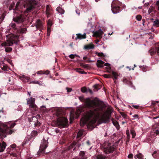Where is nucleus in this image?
<instances>
[{"mask_svg":"<svg viewBox=\"0 0 159 159\" xmlns=\"http://www.w3.org/2000/svg\"><path fill=\"white\" fill-rule=\"evenodd\" d=\"M40 116L39 115H36V118L37 119H38V118H40ZM35 118H36V117H32V119H33Z\"/></svg>","mask_w":159,"mask_h":159,"instance_id":"nucleus-49","label":"nucleus"},{"mask_svg":"<svg viewBox=\"0 0 159 159\" xmlns=\"http://www.w3.org/2000/svg\"><path fill=\"white\" fill-rule=\"evenodd\" d=\"M10 155L14 157H16L17 156L16 154L15 153H11Z\"/></svg>","mask_w":159,"mask_h":159,"instance_id":"nucleus-53","label":"nucleus"},{"mask_svg":"<svg viewBox=\"0 0 159 159\" xmlns=\"http://www.w3.org/2000/svg\"><path fill=\"white\" fill-rule=\"evenodd\" d=\"M74 118V117L73 116V115L72 114V113H71V114L70 115V120H71V119H73Z\"/></svg>","mask_w":159,"mask_h":159,"instance_id":"nucleus-61","label":"nucleus"},{"mask_svg":"<svg viewBox=\"0 0 159 159\" xmlns=\"http://www.w3.org/2000/svg\"><path fill=\"white\" fill-rule=\"evenodd\" d=\"M93 36H94L97 37H99V38H100V39H101L102 37V35L103 34V32L101 29H100L98 31H96L95 32L93 31Z\"/></svg>","mask_w":159,"mask_h":159,"instance_id":"nucleus-10","label":"nucleus"},{"mask_svg":"<svg viewBox=\"0 0 159 159\" xmlns=\"http://www.w3.org/2000/svg\"><path fill=\"white\" fill-rule=\"evenodd\" d=\"M112 122L114 125L116 127L117 129H119V125L118 122L116 121H113Z\"/></svg>","mask_w":159,"mask_h":159,"instance_id":"nucleus-30","label":"nucleus"},{"mask_svg":"<svg viewBox=\"0 0 159 159\" xmlns=\"http://www.w3.org/2000/svg\"><path fill=\"white\" fill-rule=\"evenodd\" d=\"M29 108H32L34 110L36 111L38 109V107L35 104V103H34L33 104L30 105H29Z\"/></svg>","mask_w":159,"mask_h":159,"instance_id":"nucleus-22","label":"nucleus"},{"mask_svg":"<svg viewBox=\"0 0 159 159\" xmlns=\"http://www.w3.org/2000/svg\"><path fill=\"white\" fill-rule=\"evenodd\" d=\"M36 26L37 30L42 31L43 29V23L39 19L36 22Z\"/></svg>","mask_w":159,"mask_h":159,"instance_id":"nucleus-9","label":"nucleus"},{"mask_svg":"<svg viewBox=\"0 0 159 159\" xmlns=\"http://www.w3.org/2000/svg\"><path fill=\"white\" fill-rule=\"evenodd\" d=\"M5 14L4 13H3L0 16V22H2L5 16Z\"/></svg>","mask_w":159,"mask_h":159,"instance_id":"nucleus-29","label":"nucleus"},{"mask_svg":"<svg viewBox=\"0 0 159 159\" xmlns=\"http://www.w3.org/2000/svg\"><path fill=\"white\" fill-rule=\"evenodd\" d=\"M77 36L76 38H75V39H85L86 38V34L84 33L83 34H76Z\"/></svg>","mask_w":159,"mask_h":159,"instance_id":"nucleus-13","label":"nucleus"},{"mask_svg":"<svg viewBox=\"0 0 159 159\" xmlns=\"http://www.w3.org/2000/svg\"><path fill=\"white\" fill-rule=\"evenodd\" d=\"M132 107L136 109H139V107L138 105H133Z\"/></svg>","mask_w":159,"mask_h":159,"instance_id":"nucleus-48","label":"nucleus"},{"mask_svg":"<svg viewBox=\"0 0 159 159\" xmlns=\"http://www.w3.org/2000/svg\"><path fill=\"white\" fill-rule=\"evenodd\" d=\"M81 91L83 93H85L86 91V88L85 87H83L81 89Z\"/></svg>","mask_w":159,"mask_h":159,"instance_id":"nucleus-41","label":"nucleus"},{"mask_svg":"<svg viewBox=\"0 0 159 159\" xmlns=\"http://www.w3.org/2000/svg\"><path fill=\"white\" fill-rule=\"evenodd\" d=\"M131 134L132 135V138H134L136 136V134L134 130H130Z\"/></svg>","mask_w":159,"mask_h":159,"instance_id":"nucleus-33","label":"nucleus"},{"mask_svg":"<svg viewBox=\"0 0 159 159\" xmlns=\"http://www.w3.org/2000/svg\"><path fill=\"white\" fill-rule=\"evenodd\" d=\"M6 146V144L4 142H3L2 143H0V152H3L5 149Z\"/></svg>","mask_w":159,"mask_h":159,"instance_id":"nucleus-18","label":"nucleus"},{"mask_svg":"<svg viewBox=\"0 0 159 159\" xmlns=\"http://www.w3.org/2000/svg\"><path fill=\"white\" fill-rule=\"evenodd\" d=\"M153 22V26H155L157 27L159 26V20L157 19Z\"/></svg>","mask_w":159,"mask_h":159,"instance_id":"nucleus-27","label":"nucleus"},{"mask_svg":"<svg viewBox=\"0 0 159 159\" xmlns=\"http://www.w3.org/2000/svg\"><path fill=\"white\" fill-rule=\"evenodd\" d=\"M83 59L87 62H90V61L89 60V58L87 57H84Z\"/></svg>","mask_w":159,"mask_h":159,"instance_id":"nucleus-40","label":"nucleus"},{"mask_svg":"<svg viewBox=\"0 0 159 159\" xmlns=\"http://www.w3.org/2000/svg\"><path fill=\"white\" fill-rule=\"evenodd\" d=\"M66 89L68 92H70L71 91L72 89L70 88H67Z\"/></svg>","mask_w":159,"mask_h":159,"instance_id":"nucleus-55","label":"nucleus"},{"mask_svg":"<svg viewBox=\"0 0 159 159\" xmlns=\"http://www.w3.org/2000/svg\"><path fill=\"white\" fill-rule=\"evenodd\" d=\"M31 92H28V95L30 97H31Z\"/></svg>","mask_w":159,"mask_h":159,"instance_id":"nucleus-63","label":"nucleus"},{"mask_svg":"<svg viewBox=\"0 0 159 159\" xmlns=\"http://www.w3.org/2000/svg\"><path fill=\"white\" fill-rule=\"evenodd\" d=\"M155 133L157 134H159V130H156Z\"/></svg>","mask_w":159,"mask_h":159,"instance_id":"nucleus-59","label":"nucleus"},{"mask_svg":"<svg viewBox=\"0 0 159 159\" xmlns=\"http://www.w3.org/2000/svg\"><path fill=\"white\" fill-rule=\"evenodd\" d=\"M15 5V3L14 2H13L12 3H11L9 7V10H11V9H13V8L14 7Z\"/></svg>","mask_w":159,"mask_h":159,"instance_id":"nucleus-39","label":"nucleus"},{"mask_svg":"<svg viewBox=\"0 0 159 159\" xmlns=\"http://www.w3.org/2000/svg\"><path fill=\"white\" fill-rule=\"evenodd\" d=\"M16 125V123L12 121L2 124L1 126L5 129H3L0 127V136L2 138H5L7 135H11L14 132V130L11 129L13 128Z\"/></svg>","mask_w":159,"mask_h":159,"instance_id":"nucleus-3","label":"nucleus"},{"mask_svg":"<svg viewBox=\"0 0 159 159\" xmlns=\"http://www.w3.org/2000/svg\"><path fill=\"white\" fill-rule=\"evenodd\" d=\"M102 102L95 100H91L89 98L86 99L84 102L85 107L95 109L90 110L85 112L84 117L80 120V125L83 126L85 124H87L88 127L90 126L94 128L93 125L97 120V117L99 116L98 111L102 110Z\"/></svg>","mask_w":159,"mask_h":159,"instance_id":"nucleus-1","label":"nucleus"},{"mask_svg":"<svg viewBox=\"0 0 159 159\" xmlns=\"http://www.w3.org/2000/svg\"><path fill=\"white\" fill-rule=\"evenodd\" d=\"M75 57H80V56H78V55L76 54H70L69 55V57L72 59H74L75 58Z\"/></svg>","mask_w":159,"mask_h":159,"instance_id":"nucleus-31","label":"nucleus"},{"mask_svg":"<svg viewBox=\"0 0 159 159\" xmlns=\"http://www.w3.org/2000/svg\"><path fill=\"white\" fill-rule=\"evenodd\" d=\"M121 3L119 1H113L111 4V11L113 13L116 14L120 11V7Z\"/></svg>","mask_w":159,"mask_h":159,"instance_id":"nucleus-6","label":"nucleus"},{"mask_svg":"<svg viewBox=\"0 0 159 159\" xmlns=\"http://www.w3.org/2000/svg\"><path fill=\"white\" fill-rule=\"evenodd\" d=\"M133 157V155L132 154H129L128 156L129 158H132Z\"/></svg>","mask_w":159,"mask_h":159,"instance_id":"nucleus-52","label":"nucleus"},{"mask_svg":"<svg viewBox=\"0 0 159 159\" xmlns=\"http://www.w3.org/2000/svg\"><path fill=\"white\" fill-rule=\"evenodd\" d=\"M16 145L15 144H14L11 145L10 147L11 148H15L16 147Z\"/></svg>","mask_w":159,"mask_h":159,"instance_id":"nucleus-50","label":"nucleus"},{"mask_svg":"<svg viewBox=\"0 0 159 159\" xmlns=\"http://www.w3.org/2000/svg\"><path fill=\"white\" fill-rule=\"evenodd\" d=\"M15 13L16 15L13 18V21L17 24H21V26L25 27L17 30V33L20 34L25 33L26 31V27L27 24L28 22L27 20V16L21 13V11Z\"/></svg>","mask_w":159,"mask_h":159,"instance_id":"nucleus-2","label":"nucleus"},{"mask_svg":"<svg viewBox=\"0 0 159 159\" xmlns=\"http://www.w3.org/2000/svg\"><path fill=\"white\" fill-rule=\"evenodd\" d=\"M76 71L79 74H86L87 72L84 71L83 70H76Z\"/></svg>","mask_w":159,"mask_h":159,"instance_id":"nucleus-36","label":"nucleus"},{"mask_svg":"<svg viewBox=\"0 0 159 159\" xmlns=\"http://www.w3.org/2000/svg\"><path fill=\"white\" fill-rule=\"evenodd\" d=\"M156 4L157 6H159V0L157 1Z\"/></svg>","mask_w":159,"mask_h":159,"instance_id":"nucleus-64","label":"nucleus"},{"mask_svg":"<svg viewBox=\"0 0 159 159\" xmlns=\"http://www.w3.org/2000/svg\"><path fill=\"white\" fill-rule=\"evenodd\" d=\"M68 124V120L65 117L58 118L56 121V126L60 128L66 127Z\"/></svg>","mask_w":159,"mask_h":159,"instance_id":"nucleus-7","label":"nucleus"},{"mask_svg":"<svg viewBox=\"0 0 159 159\" xmlns=\"http://www.w3.org/2000/svg\"><path fill=\"white\" fill-rule=\"evenodd\" d=\"M132 116L134 117L133 120H134L136 119H139V116L137 114H135L133 116Z\"/></svg>","mask_w":159,"mask_h":159,"instance_id":"nucleus-44","label":"nucleus"},{"mask_svg":"<svg viewBox=\"0 0 159 159\" xmlns=\"http://www.w3.org/2000/svg\"><path fill=\"white\" fill-rule=\"evenodd\" d=\"M103 104L102 105V110L101 111H98V113L99 116L97 117V120L99 119L103 121L109 119L111 117V115L113 111V108L111 107H109L107 109L105 112L102 113V109Z\"/></svg>","mask_w":159,"mask_h":159,"instance_id":"nucleus-4","label":"nucleus"},{"mask_svg":"<svg viewBox=\"0 0 159 159\" xmlns=\"http://www.w3.org/2000/svg\"><path fill=\"white\" fill-rule=\"evenodd\" d=\"M94 88V91H97L98 89H100V86L98 84H96L93 86Z\"/></svg>","mask_w":159,"mask_h":159,"instance_id":"nucleus-28","label":"nucleus"},{"mask_svg":"<svg viewBox=\"0 0 159 159\" xmlns=\"http://www.w3.org/2000/svg\"><path fill=\"white\" fill-rule=\"evenodd\" d=\"M106 145L107 146L105 147L104 148V151L105 153H108L114 151V148L113 147L111 146L110 143H107Z\"/></svg>","mask_w":159,"mask_h":159,"instance_id":"nucleus-8","label":"nucleus"},{"mask_svg":"<svg viewBox=\"0 0 159 159\" xmlns=\"http://www.w3.org/2000/svg\"><path fill=\"white\" fill-rule=\"evenodd\" d=\"M11 26L12 28H15L16 27V25L15 24H13Z\"/></svg>","mask_w":159,"mask_h":159,"instance_id":"nucleus-56","label":"nucleus"},{"mask_svg":"<svg viewBox=\"0 0 159 159\" xmlns=\"http://www.w3.org/2000/svg\"><path fill=\"white\" fill-rule=\"evenodd\" d=\"M37 73L38 75L44 74L45 73V72H44L42 70H40V71H38L37 72Z\"/></svg>","mask_w":159,"mask_h":159,"instance_id":"nucleus-43","label":"nucleus"},{"mask_svg":"<svg viewBox=\"0 0 159 159\" xmlns=\"http://www.w3.org/2000/svg\"><path fill=\"white\" fill-rule=\"evenodd\" d=\"M104 62L101 60H98L97 61V65L98 67H102L104 66Z\"/></svg>","mask_w":159,"mask_h":159,"instance_id":"nucleus-19","label":"nucleus"},{"mask_svg":"<svg viewBox=\"0 0 159 159\" xmlns=\"http://www.w3.org/2000/svg\"><path fill=\"white\" fill-rule=\"evenodd\" d=\"M34 125H35V126H39V125H40V123H39H39L37 122V123H35L34 124Z\"/></svg>","mask_w":159,"mask_h":159,"instance_id":"nucleus-57","label":"nucleus"},{"mask_svg":"<svg viewBox=\"0 0 159 159\" xmlns=\"http://www.w3.org/2000/svg\"><path fill=\"white\" fill-rule=\"evenodd\" d=\"M142 17L141 15H137L136 17V19L138 21H140L142 19Z\"/></svg>","mask_w":159,"mask_h":159,"instance_id":"nucleus-37","label":"nucleus"},{"mask_svg":"<svg viewBox=\"0 0 159 159\" xmlns=\"http://www.w3.org/2000/svg\"><path fill=\"white\" fill-rule=\"evenodd\" d=\"M27 104L29 105L35 103V98L30 97V98L27 99H26Z\"/></svg>","mask_w":159,"mask_h":159,"instance_id":"nucleus-14","label":"nucleus"},{"mask_svg":"<svg viewBox=\"0 0 159 159\" xmlns=\"http://www.w3.org/2000/svg\"><path fill=\"white\" fill-rule=\"evenodd\" d=\"M19 36L15 34H11L10 38H8L7 40V42H4L1 44L2 47L7 46H11L12 45L13 43H17L19 41L18 40Z\"/></svg>","mask_w":159,"mask_h":159,"instance_id":"nucleus-5","label":"nucleus"},{"mask_svg":"<svg viewBox=\"0 0 159 159\" xmlns=\"http://www.w3.org/2000/svg\"><path fill=\"white\" fill-rule=\"evenodd\" d=\"M12 50V48L10 47H7L5 48V51L6 52H9L11 51Z\"/></svg>","mask_w":159,"mask_h":159,"instance_id":"nucleus-34","label":"nucleus"},{"mask_svg":"<svg viewBox=\"0 0 159 159\" xmlns=\"http://www.w3.org/2000/svg\"><path fill=\"white\" fill-rule=\"evenodd\" d=\"M48 142L45 140H43L41 143L40 149L42 151H44L48 146Z\"/></svg>","mask_w":159,"mask_h":159,"instance_id":"nucleus-12","label":"nucleus"},{"mask_svg":"<svg viewBox=\"0 0 159 159\" xmlns=\"http://www.w3.org/2000/svg\"><path fill=\"white\" fill-rule=\"evenodd\" d=\"M104 66H107L108 68L106 67L107 69H109V70H111V68L110 66V65L108 63H105L104 64Z\"/></svg>","mask_w":159,"mask_h":159,"instance_id":"nucleus-38","label":"nucleus"},{"mask_svg":"<svg viewBox=\"0 0 159 159\" xmlns=\"http://www.w3.org/2000/svg\"><path fill=\"white\" fill-rule=\"evenodd\" d=\"M94 48V45L92 43H90L88 45H85L84 48L86 50L93 49Z\"/></svg>","mask_w":159,"mask_h":159,"instance_id":"nucleus-17","label":"nucleus"},{"mask_svg":"<svg viewBox=\"0 0 159 159\" xmlns=\"http://www.w3.org/2000/svg\"><path fill=\"white\" fill-rule=\"evenodd\" d=\"M149 52L150 53V54L151 56L153 55L155 52L154 50H152L151 49L149 50Z\"/></svg>","mask_w":159,"mask_h":159,"instance_id":"nucleus-42","label":"nucleus"},{"mask_svg":"<svg viewBox=\"0 0 159 159\" xmlns=\"http://www.w3.org/2000/svg\"><path fill=\"white\" fill-rule=\"evenodd\" d=\"M85 154L84 151H81L80 153V156L82 159H86L87 157L84 156Z\"/></svg>","mask_w":159,"mask_h":159,"instance_id":"nucleus-23","label":"nucleus"},{"mask_svg":"<svg viewBox=\"0 0 159 159\" xmlns=\"http://www.w3.org/2000/svg\"><path fill=\"white\" fill-rule=\"evenodd\" d=\"M84 132V131L83 130H80L78 133L77 136V138L81 137L83 134Z\"/></svg>","mask_w":159,"mask_h":159,"instance_id":"nucleus-24","label":"nucleus"},{"mask_svg":"<svg viewBox=\"0 0 159 159\" xmlns=\"http://www.w3.org/2000/svg\"><path fill=\"white\" fill-rule=\"evenodd\" d=\"M3 107H2L1 108H0V113H3L4 112V111L3 110ZM1 117V115H0V118Z\"/></svg>","mask_w":159,"mask_h":159,"instance_id":"nucleus-46","label":"nucleus"},{"mask_svg":"<svg viewBox=\"0 0 159 159\" xmlns=\"http://www.w3.org/2000/svg\"><path fill=\"white\" fill-rule=\"evenodd\" d=\"M80 112V111L78 110L77 111H76V112L75 113L76 114H77V116L76 117V118H77L79 116V112Z\"/></svg>","mask_w":159,"mask_h":159,"instance_id":"nucleus-54","label":"nucleus"},{"mask_svg":"<svg viewBox=\"0 0 159 159\" xmlns=\"http://www.w3.org/2000/svg\"><path fill=\"white\" fill-rule=\"evenodd\" d=\"M47 22L48 25L47 35L48 36H49L51 31V26L52 25L53 23L52 20L50 19L48 20L47 21Z\"/></svg>","mask_w":159,"mask_h":159,"instance_id":"nucleus-11","label":"nucleus"},{"mask_svg":"<svg viewBox=\"0 0 159 159\" xmlns=\"http://www.w3.org/2000/svg\"><path fill=\"white\" fill-rule=\"evenodd\" d=\"M35 7L34 6L32 5H30L26 9V11H25L24 14L30 12L32 10H33Z\"/></svg>","mask_w":159,"mask_h":159,"instance_id":"nucleus-16","label":"nucleus"},{"mask_svg":"<svg viewBox=\"0 0 159 159\" xmlns=\"http://www.w3.org/2000/svg\"><path fill=\"white\" fill-rule=\"evenodd\" d=\"M76 12L78 15H80V11L79 9H76Z\"/></svg>","mask_w":159,"mask_h":159,"instance_id":"nucleus-51","label":"nucleus"},{"mask_svg":"<svg viewBox=\"0 0 159 159\" xmlns=\"http://www.w3.org/2000/svg\"><path fill=\"white\" fill-rule=\"evenodd\" d=\"M48 5L46 7V14L48 17L52 14V12L49 8H48Z\"/></svg>","mask_w":159,"mask_h":159,"instance_id":"nucleus-20","label":"nucleus"},{"mask_svg":"<svg viewBox=\"0 0 159 159\" xmlns=\"http://www.w3.org/2000/svg\"><path fill=\"white\" fill-rule=\"evenodd\" d=\"M76 143L75 142H73L69 147V150L73 148V150H74L75 149V147H74V146L75 145Z\"/></svg>","mask_w":159,"mask_h":159,"instance_id":"nucleus-26","label":"nucleus"},{"mask_svg":"<svg viewBox=\"0 0 159 159\" xmlns=\"http://www.w3.org/2000/svg\"><path fill=\"white\" fill-rule=\"evenodd\" d=\"M101 39H100V38H99V39H97L96 40V42L97 43H98V42H99Z\"/></svg>","mask_w":159,"mask_h":159,"instance_id":"nucleus-62","label":"nucleus"},{"mask_svg":"<svg viewBox=\"0 0 159 159\" xmlns=\"http://www.w3.org/2000/svg\"><path fill=\"white\" fill-rule=\"evenodd\" d=\"M134 158H137L138 159H143V157L142 155L141 154H139L137 155H136L134 156Z\"/></svg>","mask_w":159,"mask_h":159,"instance_id":"nucleus-32","label":"nucleus"},{"mask_svg":"<svg viewBox=\"0 0 159 159\" xmlns=\"http://www.w3.org/2000/svg\"><path fill=\"white\" fill-rule=\"evenodd\" d=\"M126 134L128 137L129 136V131L128 130L126 131Z\"/></svg>","mask_w":159,"mask_h":159,"instance_id":"nucleus-60","label":"nucleus"},{"mask_svg":"<svg viewBox=\"0 0 159 159\" xmlns=\"http://www.w3.org/2000/svg\"><path fill=\"white\" fill-rule=\"evenodd\" d=\"M79 98L80 101L82 102H83L85 100H84V98L83 97H79Z\"/></svg>","mask_w":159,"mask_h":159,"instance_id":"nucleus-47","label":"nucleus"},{"mask_svg":"<svg viewBox=\"0 0 159 159\" xmlns=\"http://www.w3.org/2000/svg\"><path fill=\"white\" fill-rule=\"evenodd\" d=\"M107 72L108 73H111L115 79H116L119 76V75L118 73L113 70H108Z\"/></svg>","mask_w":159,"mask_h":159,"instance_id":"nucleus-15","label":"nucleus"},{"mask_svg":"<svg viewBox=\"0 0 159 159\" xmlns=\"http://www.w3.org/2000/svg\"><path fill=\"white\" fill-rule=\"evenodd\" d=\"M103 76L106 78H109L111 77V75L109 74H105L103 75Z\"/></svg>","mask_w":159,"mask_h":159,"instance_id":"nucleus-45","label":"nucleus"},{"mask_svg":"<svg viewBox=\"0 0 159 159\" xmlns=\"http://www.w3.org/2000/svg\"><path fill=\"white\" fill-rule=\"evenodd\" d=\"M56 10L61 14H63L65 12L64 10L60 7H58L56 8Z\"/></svg>","mask_w":159,"mask_h":159,"instance_id":"nucleus-21","label":"nucleus"},{"mask_svg":"<svg viewBox=\"0 0 159 159\" xmlns=\"http://www.w3.org/2000/svg\"><path fill=\"white\" fill-rule=\"evenodd\" d=\"M157 52L158 55H159V47L157 48Z\"/></svg>","mask_w":159,"mask_h":159,"instance_id":"nucleus-58","label":"nucleus"},{"mask_svg":"<svg viewBox=\"0 0 159 159\" xmlns=\"http://www.w3.org/2000/svg\"><path fill=\"white\" fill-rule=\"evenodd\" d=\"M20 2H17L15 7V9H14V11L15 13H18L19 11H20L18 10L17 8Z\"/></svg>","mask_w":159,"mask_h":159,"instance_id":"nucleus-25","label":"nucleus"},{"mask_svg":"<svg viewBox=\"0 0 159 159\" xmlns=\"http://www.w3.org/2000/svg\"><path fill=\"white\" fill-rule=\"evenodd\" d=\"M96 54L98 57H105L104 55L102 52H97L96 53Z\"/></svg>","mask_w":159,"mask_h":159,"instance_id":"nucleus-35","label":"nucleus"}]
</instances>
